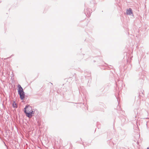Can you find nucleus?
<instances>
[{"mask_svg":"<svg viewBox=\"0 0 149 149\" xmlns=\"http://www.w3.org/2000/svg\"><path fill=\"white\" fill-rule=\"evenodd\" d=\"M24 109V112L26 113V116L29 118H31L32 116V114L34 113L33 109L29 105L26 106Z\"/></svg>","mask_w":149,"mask_h":149,"instance_id":"f257e3e1","label":"nucleus"},{"mask_svg":"<svg viewBox=\"0 0 149 149\" xmlns=\"http://www.w3.org/2000/svg\"><path fill=\"white\" fill-rule=\"evenodd\" d=\"M18 88V93L19 94L20 97L22 100H23L24 98L25 94L23 91V89L20 85H18L17 86Z\"/></svg>","mask_w":149,"mask_h":149,"instance_id":"f03ea898","label":"nucleus"},{"mask_svg":"<svg viewBox=\"0 0 149 149\" xmlns=\"http://www.w3.org/2000/svg\"><path fill=\"white\" fill-rule=\"evenodd\" d=\"M127 14L130 15L132 14V9L130 8L128 10H127Z\"/></svg>","mask_w":149,"mask_h":149,"instance_id":"7ed1b4c3","label":"nucleus"},{"mask_svg":"<svg viewBox=\"0 0 149 149\" xmlns=\"http://www.w3.org/2000/svg\"><path fill=\"white\" fill-rule=\"evenodd\" d=\"M13 106L14 108H16L17 107V105L16 103L15 102H14L13 104Z\"/></svg>","mask_w":149,"mask_h":149,"instance_id":"20e7f679","label":"nucleus"},{"mask_svg":"<svg viewBox=\"0 0 149 149\" xmlns=\"http://www.w3.org/2000/svg\"><path fill=\"white\" fill-rule=\"evenodd\" d=\"M89 15H90V13H89Z\"/></svg>","mask_w":149,"mask_h":149,"instance_id":"39448f33","label":"nucleus"},{"mask_svg":"<svg viewBox=\"0 0 149 149\" xmlns=\"http://www.w3.org/2000/svg\"><path fill=\"white\" fill-rule=\"evenodd\" d=\"M147 149H149V148H147Z\"/></svg>","mask_w":149,"mask_h":149,"instance_id":"423d86ee","label":"nucleus"}]
</instances>
